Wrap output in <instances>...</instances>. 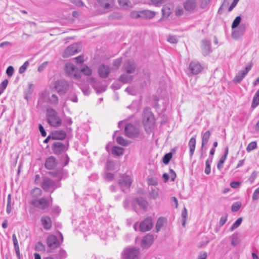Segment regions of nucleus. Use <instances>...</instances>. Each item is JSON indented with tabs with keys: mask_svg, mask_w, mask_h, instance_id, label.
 <instances>
[{
	"mask_svg": "<svg viewBox=\"0 0 259 259\" xmlns=\"http://www.w3.org/2000/svg\"><path fill=\"white\" fill-rule=\"evenodd\" d=\"M114 178V175L112 173H107L105 176V179L108 181H111Z\"/></svg>",
	"mask_w": 259,
	"mask_h": 259,
	"instance_id": "64",
	"label": "nucleus"
},
{
	"mask_svg": "<svg viewBox=\"0 0 259 259\" xmlns=\"http://www.w3.org/2000/svg\"><path fill=\"white\" fill-rule=\"evenodd\" d=\"M226 159V158L224 157L223 156L221 157L217 164V168L219 170H222L223 167L224 163L225 162Z\"/></svg>",
	"mask_w": 259,
	"mask_h": 259,
	"instance_id": "45",
	"label": "nucleus"
},
{
	"mask_svg": "<svg viewBox=\"0 0 259 259\" xmlns=\"http://www.w3.org/2000/svg\"><path fill=\"white\" fill-rule=\"evenodd\" d=\"M54 88L60 95H64L68 89L69 83L64 79H59L55 82Z\"/></svg>",
	"mask_w": 259,
	"mask_h": 259,
	"instance_id": "6",
	"label": "nucleus"
},
{
	"mask_svg": "<svg viewBox=\"0 0 259 259\" xmlns=\"http://www.w3.org/2000/svg\"><path fill=\"white\" fill-rule=\"evenodd\" d=\"M257 177V172H256V171H253L250 176L249 177V179H248V181L250 182V184H252L255 179H256Z\"/></svg>",
	"mask_w": 259,
	"mask_h": 259,
	"instance_id": "56",
	"label": "nucleus"
},
{
	"mask_svg": "<svg viewBox=\"0 0 259 259\" xmlns=\"http://www.w3.org/2000/svg\"><path fill=\"white\" fill-rule=\"evenodd\" d=\"M259 105V89L255 93L251 103V107L256 108Z\"/></svg>",
	"mask_w": 259,
	"mask_h": 259,
	"instance_id": "35",
	"label": "nucleus"
},
{
	"mask_svg": "<svg viewBox=\"0 0 259 259\" xmlns=\"http://www.w3.org/2000/svg\"><path fill=\"white\" fill-rule=\"evenodd\" d=\"M66 136V133L63 130H59L54 132L52 134V139L53 140H62Z\"/></svg>",
	"mask_w": 259,
	"mask_h": 259,
	"instance_id": "26",
	"label": "nucleus"
},
{
	"mask_svg": "<svg viewBox=\"0 0 259 259\" xmlns=\"http://www.w3.org/2000/svg\"><path fill=\"white\" fill-rule=\"evenodd\" d=\"M124 133L127 137L131 139L143 138V134L141 133L139 128L131 123H128L125 126Z\"/></svg>",
	"mask_w": 259,
	"mask_h": 259,
	"instance_id": "4",
	"label": "nucleus"
},
{
	"mask_svg": "<svg viewBox=\"0 0 259 259\" xmlns=\"http://www.w3.org/2000/svg\"><path fill=\"white\" fill-rule=\"evenodd\" d=\"M231 35L232 38L235 39H238L241 36L240 35L239 33L238 32L237 30H235L232 31Z\"/></svg>",
	"mask_w": 259,
	"mask_h": 259,
	"instance_id": "62",
	"label": "nucleus"
},
{
	"mask_svg": "<svg viewBox=\"0 0 259 259\" xmlns=\"http://www.w3.org/2000/svg\"><path fill=\"white\" fill-rule=\"evenodd\" d=\"M88 82L92 86L97 94H100L106 90V86L103 84L101 81H97L94 77H90Z\"/></svg>",
	"mask_w": 259,
	"mask_h": 259,
	"instance_id": "12",
	"label": "nucleus"
},
{
	"mask_svg": "<svg viewBox=\"0 0 259 259\" xmlns=\"http://www.w3.org/2000/svg\"><path fill=\"white\" fill-rule=\"evenodd\" d=\"M66 73L70 77L75 79H78L80 77V72L79 70L71 63H67L65 65Z\"/></svg>",
	"mask_w": 259,
	"mask_h": 259,
	"instance_id": "8",
	"label": "nucleus"
},
{
	"mask_svg": "<svg viewBox=\"0 0 259 259\" xmlns=\"http://www.w3.org/2000/svg\"><path fill=\"white\" fill-rule=\"evenodd\" d=\"M197 6L196 0H188L184 4L185 9L189 12L194 11Z\"/></svg>",
	"mask_w": 259,
	"mask_h": 259,
	"instance_id": "25",
	"label": "nucleus"
},
{
	"mask_svg": "<svg viewBox=\"0 0 259 259\" xmlns=\"http://www.w3.org/2000/svg\"><path fill=\"white\" fill-rule=\"evenodd\" d=\"M202 135V144H201V147L202 148L206 145L209 141V139L210 138L211 133L209 131H207L206 132L201 133Z\"/></svg>",
	"mask_w": 259,
	"mask_h": 259,
	"instance_id": "30",
	"label": "nucleus"
},
{
	"mask_svg": "<svg viewBox=\"0 0 259 259\" xmlns=\"http://www.w3.org/2000/svg\"><path fill=\"white\" fill-rule=\"evenodd\" d=\"M40 222L44 229L46 230H49L51 229L52 227V221L49 216H42L40 219Z\"/></svg>",
	"mask_w": 259,
	"mask_h": 259,
	"instance_id": "24",
	"label": "nucleus"
},
{
	"mask_svg": "<svg viewBox=\"0 0 259 259\" xmlns=\"http://www.w3.org/2000/svg\"><path fill=\"white\" fill-rule=\"evenodd\" d=\"M51 174L53 177L58 178L59 181L65 179L68 177V171L63 168L57 169L55 171L51 172Z\"/></svg>",
	"mask_w": 259,
	"mask_h": 259,
	"instance_id": "18",
	"label": "nucleus"
},
{
	"mask_svg": "<svg viewBox=\"0 0 259 259\" xmlns=\"http://www.w3.org/2000/svg\"><path fill=\"white\" fill-rule=\"evenodd\" d=\"M29 63L28 61H26L24 62V63L19 68V72L21 74L24 73L26 70L27 67L28 66Z\"/></svg>",
	"mask_w": 259,
	"mask_h": 259,
	"instance_id": "48",
	"label": "nucleus"
},
{
	"mask_svg": "<svg viewBox=\"0 0 259 259\" xmlns=\"http://www.w3.org/2000/svg\"><path fill=\"white\" fill-rule=\"evenodd\" d=\"M155 16V13L154 11L150 10H143L141 11V18L152 19Z\"/></svg>",
	"mask_w": 259,
	"mask_h": 259,
	"instance_id": "27",
	"label": "nucleus"
},
{
	"mask_svg": "<svg viewBox=\"0 0 259 259\" xmlns=\"http://www.w3.org/2000/svg\"><path fill=\"white\" fill-rule=\"evenodd\" d=\"M13 203L12 202L11 195L9 194L7 198V205L6 211L8 214H10L13 208Z\"/></svg>",
	"mask_w": 259,
	"mask_h": 259,
	"instance_id": "37",
	"label": "nucleus"
},
{
	"mask_svg": "<svg viewBox=\"0 0 259 259\" xmlns=\"http://www.w3.org/2000/svg\"><path fill=\"white\" fill-rule=\"evenodd\" d=\"M212 161V157L208 158L205 161V168L204 172L206 175H209L211 171V163Z\"/></svg>",
	"mask_w": 259,
	"mask_h": 259,
	"instance_id": "38",
	"label": "nucleus"
},
{
	"mask_svg": "<svg viewBox=\"0 0 259 259\" xmlns=\"http://www.w3.org/2000/svg\"><path fill=\"white\" fill-rule=\"evenodd\" d=\"M153 240L154 237L153 235L148 234L143 238L141 241V246L144 248H148L152 244Z\"/></svg>",
	"mask_w": 259,
	"mask_h": 259,
	"instance_id": "20",
	"label": "nucleus"
},
{
	"mask_svg": "<svg viewBox=\"0 0 259 259\" xmlns=\"http://www.w3.org/2000/svg\"><path fill=\"white\" fill-rule=\"evenodd\" d=\"M30 194L33 199H37L42 195V191L40 188L35 187L30 191Z\"/></svg>",
	"mask_w": 259,
	"mask_h": 259,
	"instance_id": "33",
	"label": "nucleus"
},
{
	"mask_svg": "<svg viewBox=\"0 0 259 259\" xmlns=\"http://www.w3.org/2000/svg\"><path fill=\"white\" fill-rule=\"evenodd\" d=\"M121 62H122L121 58H118L114 61L113 66H115L116 68H118L121 65Z\"/></svg>",
	"mask_w": 259,
	"mask_h": 259,
	"instance_id": "61",
	"label": "nucleus"
},
{
	"mask_svg": "<svg viewBox=\"0 0 259 259\" xmlns=\"http://www.w3.org/2000/svg\"><path fill=\"white\" fill-rule=\"evenodd\" d=\"M210 45L211 43L210 40L204 39L201 41V49L203 54L204 56L207 55L211 52Z\"/></svg>",
	"mask_w": 259,
	"mask_h": 259,
	"instance_id": "22",
	"label": "nucleus"
},
{
	"mask_svg": "<svg viewBox=\"0 0 259 259\" xmlns=\"http://www.w3.org/2000/svg\"><path fill=\"white\" fill-rule=\"evenodd\" d=\"M132 205L136 212L139 213L138 207L144 210H146L148 207L147 201L143 198H137L135 199L132 202Z\"/></svg>",
	"mask_w": 259,
	"mask_h": 259,
	"instance_id": "14",
	"label": "nucleus"
},
{
	"mask_svg": "<svg viewBox=\"0 0 259 259\" xmlns=\"http://www.w3.org/2000/svg\"><path fill=\"white\" fill-rule=\"evenodd\" d=\"M119 5L122 8L128 9L132 7L131 3L129 0H118Z\"/></svg>",
	"mask_w": 259,
	"mask_h": 259,
	"instance_id": "36",
	"label": "nucleus"
},
{
	"mask_svg": "<svg viewBox=\"0 0 259 259\" xmlns=\"http://www.w3.org/2000/svg\"><path fill=\"white\" fill-rule=\"evenodd\" d=\"M139 249L136 247H127L122 253L123 257L125 259H135L138 257Z\"/></svg>",
	"mask_w": 259,
	"mask_h": 259,
	"instance_id": "9",
	"label": "nucleus"
},
{
	"mask_svg": "<svg viewBox=\"0 0 259 259\" xmlns=\"http://www.w3.org/2000/svg\"><path fill=\"white\" fill-rule=\"evenodd\" d=\"M79 71L87 76H90L92 73V69L87 66H84Z\"/></svg>",
	"mask_w": 259,
	"mask_h": 259,
	"instance_id": "41",
	"label": "nucleus"
},
{
	"mask_svg": "<svg viewBox=\"0 0 259 259\" xmlns=\"http://www.w3.org/2000/svg\"><path fill=\"white\" fill-rule=\"evenodd\" d=\"M80 51L79 47L77 44H73L69 46L64 51L62 56L63 58H67L72 56Z\"/></svg>",
	"mask_w": 259,
	"mask_h": 259,
	"instance_id": "15",
	"label": "nucleus"
},
{
	"mask_svg": "<svg viewBox=\"0 0 259 259\" xmlns=\"http://www.w3.org/2000/svg\"><path fill=\"white\" fill-rule=\"evenodd\" d=\"M133 79V76L132 75H129L124 73L121 74L119 78V80L123 83L131 82Z\"/></svg>",
	"mask_w": 259,
	"mask_h": 259,
	"instance_id": "34",
	"label": "nucleus"
},
{
	"mask_svg": "<svg viewBox=\"0 0 259 259\" xmlns=\"http://www.w3.org/2000/svg\"><path fill=\"white\" fill-rule=\"evenodd\" d=\"M171 157H172L171 153H168L166 154L163 157V160H162L163 162L166 164H168V162H169L170 159L171 158Z\"/></svg>",
	"mask_w": 259,
	"mask_h": 259,
	"instance_id": "49",
	"label": "nucleus"
},
{
	"mask_svg": "<svg viewBox=\"0 0 259 259\" xmlns=\"http://www.w3.org/2000/svg\"><path fill=\"white\" fill-rule=\"evenodd\" d=\"M112 153L113 154L117 156L122 155L123 153V149L121 147L115 146L112 149Z\"/></svg>",
	"mask_w": 259,
	"mask_h": 259,
	"instance_id": "39",
	"label": "nucleus"
},
{
	"mask_svg": "<svg viewBox=\"0 0 259 259\" xmlns=\"http://www.w3.org/2000/svg\"><path fill=\"white\" fill-rule=\"evenodd\" d=\"M60 187V183L57 184V183L47 177L42 178L41 187L45 192L52 193L57 188Z\"/></svg>",
	"mask_w": 259,
	"mask_h": 259,
	"instance_id": "3",
	"label": "nucleus"
},
{
	"mask_svg": "<svg viewBox=\"0 0 259 259\" xmlns=\"http://www.w3.org/2000/svg\"><path fill=\"white\" fill-rule=\"evenodd\" d=\"M57 164V160L54 156L47 158L45 161V167L48 169H53Z\"/></svg>",
	"mask_w": 259,
	"mask_h": 259,
	"instance_id": "23",
	"label": "nucleus"
},
{
	"mask_svg": "<svg viewBox=\"0 0 259 259\" xmlns=\"http://www.w3.org/2000/svg\"><path fill=\"white\" fill-rule=\"evenodd\" d=\"M167 40L171 44H176L178 42V38L175 35H169L167 38Z\"/></svg>",
	"mask_w": 259,
	"mask_h": 259,
	"instance_id": "52",
	"label": "nucleus"
},
{
	"mask_svg": "<svg viewBox=\"0 0 259 259\" xmlns=\"http://www.w3.org/2000/svg\"><path fill=\"white\" fill-rule=\"evenodd\" d=\"M14 69L12 66H9L6 70V73L8 76H12L14 73Z\"/></svg>",
	"mask_w": 259,
	"mask_h": 259,
	"instance_id": "59",
	"label": "nucleus"
},
{
	"mask_svg": "<svg viewBox=\"0 0 259 259\" xmlns=\"http://www.w3.org/2000/svg\"><path fill=\"white\" fill-rule=\"evenodd\" d=\"M238 32L239 33L240 35L241 36H242L246 30V26L245 24H241L240 25L238 29H237Z\"/></svg>",
	"mask_w": 259,
	"mask_h": 259,
	"instance_id": "51",
	"label": "nucleus"
},
{
	"mask_svg": "<svg viewBox=\"0 0 259 259\" xmlns=\"http://www.w3.org/2000/svg\"><path fill=\"white\" fill-rule=\"evenodd\" d=\"M196 143V142L195 136L192 137L189 142L188 145L190 148V156L191 157H192L194 154L195 149Z\"/></svg>",
	"mask_w": 259,
	"mask_h": 259,
	"instance_id": "29",
	"label": "nucleus"
},
{
	"mask_svg": "<svg viewBox=\"0 0 259 259\" xmlns=\"http://www.w3.org/2000/svg\"><path fill=\"white\" fill-rule=\"evenodd\" d=\"M116 140L118 144L123 146H127L129 144L128 141L121 136L117 137L116 139Z\"/></svg>",
	"mask_w": 259,
	"mask_h": 259,
	"instance_id": "40",
	"label": "nucleus"
},
{
	"mask_svg": "<svg viewBox=\"0 0 259 259\" xmlns=\"http://www.w3.org/2000/svg\"><path fill=\"white\" fill-rule=\"evenodd\" d=\"M136 69V65L134 61L128 60L125 62L123 66V71H126L127 73H133Z\"/></svg>",
	"mask_w": 259,
	"mask_h": 259,
	"instance_id": "21",
	"label": "nucleus"
},
{
	"mask_svg": "<svg viewBox=\"0 0 259 259\" xmlns=\"http://www.w3.org/2000/svg\"><path fill=\"white\" fill-rule=\"evenodd\" d=\"M252 198L253 201L257 200L259 199V187L253 192Z\"/></svg>",
	"mask_w": 259,
	"mask_h": 259,
	"instance_id": "55",
	"label": "nucleus"
},
{
	"mask_svg": "<svg viewBox=\"0 0 259 259\" xmlns=\"http://www.w3.org/2000/svg\"><path fill=\"white\" fill-rule=\"evenodd\" d=\"M98 71L101 77L106 78L108 76L110 72V68L108 65L102 64L99 67Z\"/></svg>",
	"mask_w": 259,
	"mask_h": 259,
	"instance_id": "19",
	"label": "nucleus"
},
{
	"mask_svg": "<svg viewBox=\"0 0 259 259\" xmlns=\"http://www.w3.org/2000/svg\"><path fill=\"white\" fill-rule=\"evenodd\" d=\"M148 183L149 185L155 186L157 185L158 182L156 178H150L148 179Z\"/></svg>",
	"mask_w": 259,
	"mask_h": 259,
	"instance_id": "53",
	"label": "nucleus"
},
{
	"mask_svg": "<svg viewBox=\"0 0 259 259\" xmlns=\"http://www.w3.org/2000/svg\"><path fill=\"white\" fill-rule=\"evenodd\" d=\"M241 21V17L240 16H237L235 18V19L234 20L231 27L232 29H235L237 28L239 24L240 23Z\"/></svg>",
	"mask_w": 259,
	"mask_h": 259,
	"instance_id": "42",
	"label": "nucleus"
},
{
	"mask_svg": "<svg viewBox=\"0 0 259 259\" xmlns=\"http://www.w3.org/2000/svg\"><path fill=\"white\" fill-rule=\"evenodd\" d=\"M8 84V80L7 79H5L0 84V89L2 90L3 91H4L6 89V88H7Z\"/></svg>",
	"mask_w": 259,
	"mask_h": 259,
	"instance_id": "63",
	"label": "nucleus"
},
{
	"mask_svg": "<svg viewBox=\"0 0 259 259\" xmlns=\"http://www.w3.org/2000/svg\"><path fill=\"white\" fill-rule=\"evenodd\" d=\"M256 147H257V144H256V142H252L248 145V146L246 148V150L248 152L250 151L251 150L255 149L256 148Z\"/></svg>",
	"mask_w": 259,
	"mask_h": 259,
	"instance_id": "50",
	"label": "nucleus"
},
{
	"mask_svg": "<svg viewBox=\"0 0 259 259\" xmlns=\"http://www.w3.org/2000/svg\"><path fill=\"white\" fill-rule=\"evenodd\" d=\"M241 203L240 202H236L234 203L231 206V210L232 211H237L241 207Z\"/></svg>",
	"mask_w": 259,
	"mask_h": 259,
	"instance_id": "47",
	"label": "nucleus"
},
{
	"mask_svg": "<svg viewBox=\"0 0 259 259\" xmlns=\"http://www.w3.org/2000/svg\"><path fill=\"white\" fill-rule=\"evenodd\" d=\"M133 180L129 176L123 175L118 180V184L122 191L125 193V189H129L132 183Z\"/></svg>",
	"mask_w": 259,
	"mask_h": 259,
	"instance_id": "10",
	"label": "nucleus"
},
{
	"mask_svg": "<svg viewBox=\"0 0 259 259\" xmlns=\"http://www.w3.org/2000/svg\"><path fill=\"white\" fill-rule=\"evenodd\" d=\"M187 216V210L185 207L182 213V217L183 218V225L184 226L186 221V218Z\"/></svg>",
	"mask_w": 259,
	"mask_h": 259,
	"instance_id": "57",
	"label": "nucleus"
},
{
	"mask_svg": "<svg viewBox=\"0 0 259 259\" xmlns=\"http://www.w3.org/2000/svg\"><path fill=\"white\" fill-rule=\"evenodd\" d=\"M67 145L61 142H55L52 145V150L54 154H60L67 150Z\"/></svg>",
	"mask_w": 259,
	"mask_h": 259,
	"instance_id": "17",
	"label": "nucleus"
},
{
	"mask_svg": "<svg viewBox=\"0 0 259 259\" xmlns=\"http://www.w3.org/2000/svg\"><path fill=\"white\" fill-rule=\"evenodd\" d=\"M130 16L133 18H141V11H132L130 14Z\"/></svg>",
	"mask_w": 259,
	"mask_h": 259,
	"instance_id": "58",
	"label": "nucleus"
},
{
	"mask_svg": "<svg viewBox=\"0 0 259 259\" xmlns=\"http://www.w3.org/2000/svg\"><path fill=\"white\" fill-rule=\"evenodd\" d=\"M100 4L101 7L105 10H108L113 4V0H97Z\"/></svg>",
	"mask_w": 259,
	"mask_h": 259,
	"instance_id": "28",
	"label": "nucleus"
},
{
	"mask_svg": "<svg viewBox=\"0 0 259 259\" xmlns=\"http://www.w3.org/2000/svg\"><path fill=\"white\" fill-rule=\"evenodd\" d=\"M252 63L249 62L245 67L244 69L239 71L233 79L235 83H239L247 74L252 67Z\"/></svg>",
	"mask_w": 259,
	"mask_h": 259,
	"instance_id": "7",
	"label": "nucleus"
},
{
	"mask_svg": "<svg viewBox=\"0 0 259 259\" xmlns=\"http://www.w3.org/2000/svg\"><path fill=\"white\" fill-rule=\"evenodd\" d=\"M46 112L47 121L50 125L58 127L61 124V119L54 109L52 108H48Z\"/></svg>",
	"mask_w": 259,
	"mask_h": 259,
	"instance_id": "1",
	"label": "nucleus"
},
{
	"mask_svg": "<svg viewBox=\"0 0 259 259\" xmlns=\"http://www.w3.org/2000/svg\"><path fill=\"white\" fill-rule=\"evenodd\" d=\"M34 249L36 251H42L45 250V247L41 242L39 241L36 243Z\"/></svg>",
	"mask_w": 259,
	"mask_h": 259,
	"instance_id": "44",
	"label": "nucleus"
},
{
	"mask_svg": "<svg viewBox=\"0 0 259 259\" xmlns=\"http://www.w3.org/2000/svg\"><path fill=\"white\" fill-rule=\"evenodd\" d=\"M203 70L201 64L197 60L192 61L189 66V70L192 74H199Z\"/></svg>",
	"mask_w": 259,
	"mask_h": 259,
	"instance_id": "16",
	"label": "nucleus"
},
{
	"mask_svg": "<svg viewBox=\"0 0 259 259\" xmlns=\"http://www.w3.org/2000/svg\"><path fill=\"white\" fill-rule=\"evenodd\" d=\"M172 6L171 5H164L162 9V13L163 17H167L171 13Z\"/></svg>",
	"mask_w": 259,
	"mask_h": 259,
	"instance_id": "32",
	"label": "nucleus"
},
{
	"mask_svg": "<svg viewBox=\"0 0 259 259\" xmlns=\"http://www.w3.org/2000/svg\"><path fill=\"white\" fill-rule=\"evenodd\" d=\"M50 103L54 105H58L59 103V99L58 97L55 94H52L50 99Z\"/></svg>",
	"mask_w": 259,
	"mask_h": 259,
	"instance_id": "46",
	"label": "nucleus"
},
{
	"mask_svg": "<svg viewBox=\"0 0 259 259\" xmlns=\"http://www.w3.org/2000/svg\"><path fill=\"white\" fill-rule=\"evenodd\" d=\"M143 122L146 127H151L154 123V117L149 109H145L143 114Z\"/></svg>",
	"mask_w": 259,
	"mask_h": 259,
	"instance_id": "13",
	"label": "nucleus"
},
{
	"mask_svg": "<svg viewBox=\"0 0 259 259\" xmlns=\"http://www.w3.org/2000/svg\"><path fill=\"white\" fill-rule=\"evenodd\" d=\"M152 219L151 217L146 218L143 221L139 223L136 222L134 224V229L135 231H140L145 232L150 230L153 227Z\"/></svg>",
	"mask_w": 259,
	"mask_h": 259,
	"instance_id": "2",
	"label": "nucleus"
},
{
	"mask_svg": "<svg viewBox=\"0 0 259 259\" xmlns=\"http://www.w3.org/2000/svg\"><path fill=\"white\" fill-rule=\"evenodd\" d=\"M242 221V219L241 218H238L232 225L231 227L230 230L232 231L235 229H236L237 227H238L240 224H241Z\"/></svg>",
	"mask_w": 259,
	"mask_h": 259,
	"instance_id": "43",
	"label": "nucleus"
},
{
	"mask_svg": "<svg viewBox=\"0 0 259 259\" xmlns=\"http://www.w3.org/2000/svg\"><path fill=\"white\" fill-rule=\"evenodd\" d=\"M166 222L167 219L164 217H161L158 219L156 224V231L157 232L160 230L164 225L166 223Z\"/></svg>",
	"mask_w": 259,
	"mask_h": 259,
	"instance_id": "31",
	"label": "nucleus"
},
{
	"mask_svg": "<svg viewBox=\"0 0 259 259\" xmlns=\"http://www.w3.org/2000/svg\"><path fill=\"white\" fill-rule=\"evenodd\" d=\"M60 239L59 240L57 237L54 235H51L48 236L47 240V244L51 249H55L58 247L60 243L63 241V236L60 233Z\"/></svg>",
	"mask_w": 259,
	"mask_h": 259,
	"instance_id": "11",
	"label": "nucleus"
},
{
	"mask_svg": "<svg viewBox=\"0 0 259 259\" xmlns=\"http://www.w3.org/2000/svg\"><path fill=\"white\" fill-rule=\"evenodd\" d=\"M114 168V163L113 161L108 160L106 162V168L108 170H113Z\"/></svg>",
	"mask_w": 259,
	"mask_h": 259,
	"instance_id": "54",
	"label": "nucleus"
},
{
	"mask_svg": "<svg viewBox=\"0 0 259 259\" xmlns=\"http://www.w3.org/2000/svg\"><path fill=\"white\" fill-rule=\"evenodd\" d=\"M59 257L61 259H64L67 257V253L63 249H60L58 253Z\"/></svg>",
	"mask_w": 259,
	"mask_h": 259,
	"instance_id": "60",
	"label": "nucleus"
},
{
	"mask_svg": "<svg viewBox=\"0 0 259 259\" xmlns=\"http://www.w3.org/2000/svg\"><path fill=\"white\" fill-rule=\"evenodd\" d=\"M29 203L34 207L41 210H45L52 205V198L50 196V200H47L44 197L39 199H32L29 201Z\"/></svg>",
	"mask_w": 259,
	"mask_h": 259,
	"instance_id": "5",
	"label": "nucleus"
}]
</instances>
